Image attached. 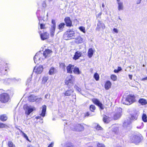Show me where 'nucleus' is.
I'll use <instances>...</instances> for the list:
<instances>
[{
  "instance_id": "nucleus-4",
  "label": "nucleus",
  "mask_w": 147,
  "mask_h": 147,
  "mask_svg": "<svg viewBox=\"0 0 147 147\" xmlns=\"http://www.w3.org/2000/svg\"><path fill=\"white\" fill-rule=\"evenodd\" d=\"M75 33L74 32L70 31L65 32L63 35V38L65 40H69L74 39L75 37Z\"/></svg>"
},
{
  "instance_id": "nucleus-1",
  "label": "nucleus",
  "mask_w": 147,
  "mask_h": 147,
  "mask_svg": "<svg viewBox=\"0 0 147 147\" xmlns=\"http://www.w3.org/2000/svg\"><path fill=\"white\" fill-rule=\"evenodd\" d=\"M52 53L51 50L47 49L43 53L39 51L37 53L34 58L35 63L38 64L41 62L43 59L49 57Z\"/></svg>"
},
{
  "instance_id": "nucleus-29",
  "label": "nucleus",
  "mask_w": 147,
  "mask_h": 147,
  "mask_svg": "<svg viewBox=\"0 0 147 147\" xmlns=\"http://www.w3.org/2000/svg\"><path fill=\"white\" fill-rule=\"evenodd\" d=\"M65 24L64 23H62L59 24L58 26V29L62 31L64 28Z\"/></svg>"
},
{
  "instance_id": "nucleus-45",
  "label": "nucleus",
  "mask_w": 147,
  "mask_h": 147,
  "mask_svg": "<svg viewBox=\"0 0 147 147\" xmlns=\"http://www.w3.org/2000/svg\"><path fill=\"white\" fill-rule=\"evenodd\" d=\"M60 67L65 69V65L64 63H60Z\"/></svg>"
},
{
  "instance_id": "nucleus-6",
  "label": "nucleus",
  "mask_w": 147,
  "mask_h": 147,
  "mask_svg": "<svg viewBox=\"0 0 147 147\" xmlns=\"http://www.w3.org/2000/svg\"><path fill=\"white\" fill-rule=\"evenodd\" d=\"M141 140V138L137 135H134L131 136L130 138L131 141L133 143H136L140 142Z\"/></svg>"
},
{
  "instance_id": "nucleus-5",
  "label": "nucleus",
  "mask_w": 147,
  "mask_h": 147,
  "mask_svg": "<svg viewBox=\"0 0 147 147\" xmlns=\"http://www.w3.org/2000/svg\"><path fill=\"white\" fill-rule=\"evenodd\" d=\"M10 99L9 95L7 93H4L0 94V101L3 103L8 102Z\"/></svg>"
},
{
  "instance_id": "nucleus-38",
  "label": "nucleus",
  "mask_w": 147,
  "mask_h": 147,
  "mask_svg": "<svg viewBox=\"0 0 147 147\" xmlns=\"http://www.w3.org/2000/svg\"><path fill=\"white\" fill-rule=\"evenodd\" d=\"M94 77L96 81H98L99 78V76L98 74L96 73H95L94 76Z\"/></svg>"
},
{
  "instance_id": "nucleus-64",
  "label": "nucleus",
  "mask_w": 147,
  "mask_h": 147,
  "mask_svg": "<svg viewBox=\"0 0 147 147\" xmlns=\"http://www.w3.org/2000/svg\"><path fill=\"white\" fill-rule=\"evenodd\" d=\"M90 115L89 114V113L88 112H87L86 114V116H89Z\"/></svg>"
},
{
  "instance_id": "nucleus-58",
  "label": "nucleus",
  "mask_w": 147,
  "mask_h": 147,
  "mask_svg": "<svg viewBox=\"0 0 147 147\" xmlns=\"http://www.w3.org/2000/svg\"><path fill=\"white\" fill-rule=\"evenodd\" d=\"M129 78L131 80V79H132V75H129Z\"/></svg>"
},
{
  "instance_id": "nucleus-2",
  "label": "nucleus",
  "mask_w": 147,
  "mask_h": 147,
  "mask_svg": "<svg viewBox=\"0 0 147 147\" xmlns=\"http://www.w3.org/2000/svg\"><path fill=\"white\" fill-rule=\"evenodd\" d=\"M73 78L71 75L68 76L65 80V84L69 88L73 86ZM74 92V90L69 88L68 90H67L65 93H64L65 96H68L71 95V94Z\"/></svg>"
},
{
  "instance_id": "nucleus-23",
  "label": "nucleus",
  "mask_w": 147,
  "mask_h": 147,
  "mask_svg": "<svg viewBox=\"0 0 147 147\" xmlns=\"http://www.w3.org/2000/svg\"><path fill=\"white\" fill-rule=\"evenodd\" d=\"M111 84L109 81H107L105 85V88L106 90H108L111 88Z\"/></svg>"
},
{
  "instance_id": "nucleus-42",
  "label": "nucleus",
  "mask_w": 147,
  "mask_h": 147,
  "mask_svg": "<svg viewBox=\"0 0 147 147\" xmlns=\"http://www.w3.org/2000/svg\"><path fill=\"white\" fill-rule=\"evenodd\" d=\"M118 130V127L117 126H113L112 129V131L115 132H116Z\"/></svg>"
},
{
  "instance_id": "nucleus-17",
  "label": "nucleus",
  "mask_w": 147,
  "mask_h": 147,
  "mask_svg": "<svg viewBox=\"0 0 147 147\" xmlns=\"http://www.w3.org/2000/svg\"><path fill=\"white\" fill-rule=\"evenodd\" d=\"M74 39H75L74 42L77 44H81L83 42V39L80 36H79L76 37H75Z\"/></svg>"
},
{
  "instance_id": "nucleus-55",
  "label": "nucleus",
  "mask_w": 147,
  "mask_h": 147,
  "mask_svg": "<svg viewBox=\"0 0 147 147\" xmlns=\"http://www.w3.org/2000/svg\"><path fill=\"white\" fill-rule=\"evenodd\" d=\"M31 80H32V78H28L27 80V82L28 84H29V83H30V82L31 81Z\"/></svg>"
},
{
  "instance_id": "nucleus-8",
  "label": "nucleus",
  "mask_w": 147,
  "mask_h": 147,
  "mask_svg": "<svg viewBox=\"0 0 147 147\" xmlns=\"http://www.w3.org/2000/svg\"><path fill=\"white\" fill-rule=\"evenodd\" d=\"M6 64L0 66V76H2L7 74V69L6 67Z\"/></svg>"
},
{
  "instance_id": "nucleus-53",
  "label": "nucleus",
  "mask_w": 147,
  "mask_h": 147,
  "mask_svg": "<svg viewBox=\"0 0 147 147\" xmlns=\"http://www.w3.org/2000/svg\"><path fill=\"white\" fill-rule=\"evenodd\" d=\"M113 31L115 33H118V30L117 28H114Z\"/></svg>"
},
{
  "instance_id": "nucleus-61",
  "label": "nucleus",
  "mask_w": 147,
  "mask_h": 147,
  "mask_svg": "<svg viewBox=\"0 0 147 147\" xmlns=\"http://www.w3.org/2000/svg\"><path fill=\"white\" fill-rule=\"evenodd\" d=\"M141 0H138V1H137V4H140V2H141Z\"/></svg>"
},
{
  "instance_id": "nucleus-33",
  "label": "nucleus",
  "mask_w": 147,
  "mask_h": 147,
  "mask_svg": "<svg viewBox=\"0 0 147 147\" xmlns=\"http://www.w3.org/2000/svg\"><path fill=\"white\" fill-rule=\"evenodd\" d=\"M8 145L9 147H16L15 145L11 141H9L8 142Z\"/></svg>"
},
{
  "instance_id": "nucleus-59",
  "label": "nucleus",
  "mask_w": 147,
  "mask_h": 147,
  "mask_svg": "<svg viewBox=\"0 0 147 147\" xmlns=\"http://www.w3.org/2000/svg\"><path fill=\"white\" fill-rule=\"evenodd\" d=\"M114 71L115 73H117L119 72V70H118V69H115Z\"/></svg>"
},
{
  "instance_id": "nucleus-7",
  "label": "nucleus",
  "mask_w": 147,
  "mask_h": 147,
  "mask_svg": "<svg viewBox=\"0 0 147 147\" xmlns=\"http://www.w3.org/2000/svg\"><path fill=\"white\" fill-rule=\"evenodd\" d=\"M122 109L119 108L117 109L114 116V118L115 120H117L119 118L121 115Z\"/></svg>"
},
{
  "instance_id": "nucleus-40",
  "label": "nucleus",
  "mask_w": 147,
  "mask_h": 147,
  "mask_svg": "<svg viewBox=\"0 0 147 147\" xmlns=\"http://www.w3.org/2000/svg\"><path fill=\"white\" fill-rule=\"evenodd\" d=\"M79 28L81 31L82 32L84 33H85L86 31L84 27L83 26H80L79 27Z\"/></svg>"
},
{
  "instance_id": "nucleus-27",
  "label": "nucleus",
  "mask_w": 147,
  "mask_h": 147,
  "mask_svg": "<svg viewBox=\"0 0 147 147\" xmlns=\"http://www.w3.org/2000/svg\"><path fill=\"white\" fill-rule=\"evenodd\" d=\"M138 102L142 105H145L147 103V102L146 100L143 98L140 99L138 101Z\"/></svg>"
},
{
  "instance_id": "nucleus-48",
  "label": "nucleus",
  "mask_w": 147,
  "mask_h": 147,
  "mask_svg": "<svg viewBox=\"0 0 147 147\" xmlns=\"http://www.w3.org/2000/svg\"><path fill=\"white\" fill-rule=\"evenodd\" d=\"M45 25L43 24H40V28L41 29H44L45 28Z\"/></svg>"
},
{
  "instance_id": "nucleus-3",
  "label": "nucleus",
  "mask_w": 147,
  "mask_h": 147,
  "mask_svg": "<svg viewBox=\"0 0 147 147\" xmlns=\"http://www.w3.org/2000/svg\"><path fill=\"white\" fill-rule=\"evenodd\" d=\"M136 101L135 97L134 95H129L126 98H123L122 103L126 105H129Z\"/></svg>"
},
{
  "instance_id": "nucleus-28",
  "label": "nucleus",
  "mask_w": 147,
  "mask_h": 147,
  "mask_svg": "<svg viewBox=\"0 0 147 147\" xmlns=\"http://www.w3.org/2000/svg\"><path fill=\"white\" fill-rule=\"evenodd\" d=\"M7 116L5 114L2 115L0 116V120L2 121H5L7 120Z\"/></svg>"
},
{
  "instance_id": "nucleus-15",
  "label": "nucleus",
  "mask_w": 147,
  "mask_h": 147,
  "mask_svg": "<svg viewBox=\"0 0 147 147\" xmlns=\"http://www.w3.org/2000/svg\"><path fill=\"white\" fill-rule=\"evenodd\" d=\"M84 127L79 124H77L76 125L74 129V130L78 131H81L84 130Z\"/></svg>"
},
{
  "instance_id": "nucleus-16",
  "label": "nucleus",
  "mask_w": 147,
  "mask_h": 147,
  "mask_svg": "<svg viewBox=\"0 0 147 147\" xmlns=\"http://www.w3.org/2000/svg\"><path fill=\"white\" fill-rule=\"evenodd\" d=\"M93 101L95 104L99 106L101 109H104V107L102 104L98 99H94L93 100Z\"/></svg>"
},
{
  "instance_id": "nucleus-36",
  "label": "nucleus",
  "mask_w": 147,
  "mask_h": 147,
  "mask_svg": "<svg viewBox=\"0 0 147 147\" xmlns=\"http://www.w3.org/2000/svg\"><path fill=\"white\" fill-rule=\"evenodd\" d=\"M142 118L143 121L144 122H147V116L146 114L144 113L142 116Z\"/></svg>"
},
{
  "instance_id": "nucleus-20",
  "label": "nucleus",
  "mask_w": 147,
  "mask_h": 147,
  "mask_svg": "<svg viewBox=\"0 0 147 147\" xmlns=\"http://www.w3.org/2000/svg\"><path fill=\"white\" fill-rule=\"evenodd\" d=\"M42 112L40 114V116L42 117H45L46 113V106L45 105H44L42 107Z\"/></svg>"
},
{
  "instance_id": "nucleus-9",
  "label": "nucleus",
  "mask_w": 147,
  "mask_h": 147,
  "mask_svg": "<svg viewBox=\"0 0 147 147\" xmlns=\"http://www.w3.org/2000/svg\"><path fill=\"white\" fill-rule=\"evenodd\" d=\"M35 109V108L31 106H27L25 110V113L27 115H29Z\"/></svg>"
},
{
  "instance_id": "nucleus-35",
  "label": "nucleus",
  "mask_w": 147,
  "mask_h": 147,
  "mask_svg": "<svg viewBox=\"0 0 147 147\" xmlns=\"http://www.w3.org/2000/svg\"><path fill=\"white\" fill-rule=\"evenodd\" d=\"M111 78L113 81H116L117 80V77L115 75H112L111 76Z\"/></svg>"
},
{
  "instance_id": "nucleus-60",
  "label": "nucleus",
  "mask_w": 147,
  "mask_h": 147,
  "mask_svg": "<svg viewBox=\"0 0 147 147\" xmlns=\"http://www.w3.org/2000/svg\"><path fill=\"white\" fill-rule=\"evenodd\" d=\"M41 118V117L40 116H36L35 117V118L36 119H40Z\"/></svg>"
},
{
  "instance_id": "nucleus-39",
  "label": "nucleus",
  "mask_w": 147,
  "mask_h": 147,
  "mask_svg": "<svg viewBox=\"0 0 147 147\" xmlns=\"http://www.w3.org/2000/svg\"><path fill=\"white\" fill-rule=\"evenodd\" d=\"M96 109L95 107L93 105H91L90 107V109L92 112H94Z\"/></svg>"
},
{
  "instance_id": "nucleus-41",
  "label": "nucleus",
  "mask_w": 147,
  "mask_h": 147,
  "mask_svg": "<svg viewBox=\"0 0 147 147\" xmlns=\"http://www.w3.org/2000/svg\"><path fill=\"white\" fill-rule=\"evenodd\" d=\"M49 79V77L48 76L44 77L42 78V81L44 83H45L47 82Z\"/></svg>"
},
{
  "instance_id": "nucleus-13",
  "label": "nucleus",
  "mask_w": 147,
  "mask_h": 147,
  "mask_svg": "<svg viewBox=\"0 0 147 147\" xmlns=\"http://www.w3.org/2000/svg\"><path fill=\"white\" fill-rule=\"evenodd\" d=\"M117 3L118 4V9L120 11L123 9L124 6L123 2L120 0H116Z\"/></svg>"
},
{
  "instance_id": "nucleus-21",
  "label": "nucleus",
  "mask_w": 147,
  "mask_h": 147,
  "mask_svg": "<svg viewBox=\"0 0 147 147\" xmlns=\"http://www.w3.org/2000/svg\"><path fill=\"white\" fill-rule=\"evenodd\" d=\"M61 146H64L65 147H74L73 144L70 142H66L65 144H61Z\"/></svg>"
},
{
  "instance_id": "nucleus-37",
  "label": "nucleus",
  "mask_w": 147,
  "mask_h": 147,
  "mask_svg": "<svg viewBox=\"0 0 147 147\" xmlns=\"http://www.w3.org/2000/svg\"><path fill=\"white\" fill-rule=\"evenodd\" d=\"M137 119V116L136 115H133L131 116V118L129 119L130 121L136 120Z\"/></svg>"
},
{
  "instance_id": "nucleus-22",
  "label": "nucleus",
  "mask_w": 147,
  "mask_h": 147,
  "mask_svg": "<svg viewBox=\"0 0 147 147\" xmlns=\"http://www.w3.org/2000/svg\"><path fill=\"white\" fill-rule=\"evenodd\" d=\"M74 66L71 64H69L67 67V69L68 73H72V69L74 68Z\"/></svg>"
},
{
  "instance_id": "nucleus-12",
  "label": "nucleus",
  "mask_w": 147,
  "mask_h": 147,
  "mask_svg": "<svg viewBox=\"0 0 147 147\" xmlns=\"http://www.w3.org/2000/svg\"><path fill=\"white\" fill-rule=\"evenodd\" d=\"M39 33L42 40H44L48 38L49 37V34L46 32L42 33L41 31H40Z\"/></svg>"
},
{
  "instance_id": "nucleus-25",
  "label": "nucleus",
  "mask_w": 147,
  "mask_h": 147,
  "mask_svg": "<svg viewBox=\"0 0 147 147\" xmlns=\"http://www.w3.org/2000/svg\"><path fill=\"white\" fill-rule=\"evenodd\" d=\"M131 123V121L129 119L125 120L123 123V126L124 127H127Z\"/></svg>"
},
{
  "instance_id": "nucleus-52",
  "label": "nucleus",
  "mask_w": 147,
  "mask_h": 147,
  "mask_svg": "<svg viewBox=\"0 0 147 147\" xmlns=\"http://www.w3.org/2000/svg\"><path fill=\"white\" fill-rule=\"evenodd\" d=\"M55 34V32L54 31H50V35L52 37H53Z\"/></svg>"
},
{
  "instance_id": "nucleus-19",
  "label": "nucleus",
  "mask_w": 147,
  "mask_h": 147,
  "mask_svg": "<svg viewBox=\"0 0 147 147\" xmlns=\"http://www.w3.org/2000/svg\"><path fill=\"white\" fill-rule=\"evenodd\" d=\"M29 100L31 102H34L37 100L38 98L37 96L34 95H30L28 98Z\"/></svg>"
},
{
  "instance_id": "nucleus-43",
  "label": "nucleus",
  "mask_w": 147,
  "mask_h": 147,
  "mask_svg": "<svg viewBox=\"0 0 147 147\" xmlns=\"http://www.w3.org/2000/svg\"><path fill=\"white\" fill-rule=\"evenodd\" d=\"M7 127V125L5 124L2 123H0V128H6Z\"/></svg>"
},
{
  "instance_id": "nucleus-54",
  "label": "nucleus",
  "mask_w": 147,
  "mask_h": 147,
  "mask_svg": "<svg viewBox=\"0 0 147 147\" xmlns=\"http://www.w3.org/2000/svg\"><path fill=\"white\" fill-rule=\"evenodd\" d=\"M102 13L101 12H100L98 14H97V15L96 16V17H99L101 15H102Z\"/></svg>"
},
{
  "instance_id": "nucleus-46",
  "label": "nucleus",
  "mask_w": 147,
  "mask_h": 147,
  "mask_svg": "<svg viewBox=\"0 0 147 147\" xmlns=\"http://www.w3.org/2000/svg\"><path fill=\"white\" fill-rule=\"evenodd\" d=\"M96 129L97 130H101L102 129V127H100L98 124H97L96 127Z\"/></svg>"
},
{
  "instance_id": "nucleus-50",
  "label": "nucleus",
  "mask_w": 147,
  "mask_h": 147,
  "mask_svg": "<svg viewBox=\"0 0 147 147\" xmlns=\"http://www.w3.org/2000/svg\"><path fill=\"white\" fill-rule=\"evenodd\" d=\"M98 147H105L104 145L102 144L98 143L97 144Z\"/></svg>"
},
{
  "instance_id": "nucleus-51",
  "label": "nucleus",
  "mask_w": 147,
  "mask_h": 147,
  "mask_svg": "<svg viewBox=\"0 0 147 147\" xmlns=\"http://www.w3.org/2000/svg\"><path fill=\"white\" fill-rule=\"evenodd\" d=\"M54 142H52L48 146V147H53L54 145Z\"/></svg>"
},
{
  "instance_id": "nucleus-24",
  "label": "nucleus",
  "mask_w": 147,
  "mask_h": 147,
  "mask_svg": "<svg viewBox=\"0 0 147 147\" xmlns=\"http://www.w3.org/2000/svg\"><path fill=\"white\" fill-rule=\"evenodd\" d=\"M94 53V51L92 48L90 49L88 51V56L89 58H91L92 56Z\"/></svg>"
},
{
  "instance_id": "nucleus-49",
  "label": "nucleus",
  "mask_w": 147,
  "mask_h": 147,
  "mask_svg": "<svg viewBox=\"0 0 147 147\" xmlns=\"http://www.w3.org/2000/svg\"><path fill=\"white\" fill-rule=\"evenodd\" d=\"M42 6L44 7H45L47 6V5L46 2L44 1L42 3Z\"/></svg>"
},
{
  "instance_id": "nucleus-47",
  "label": "nucleus",
  "mask_w": 147,
  "mask_h": 147,
  "mask_svg": "<svg viewBox=\"0 0 147 147\" xmlns=\"http://www.w3.org/2000/svg\"><path fill=\"white\" fill-rule=\"evenodd\" d=\"M75 88L79 92H80L81 90L80 88H79L78 86H75Z\"/></svg>"
},
{
  "instance_id": "nucleus-26",
  "label": "nucleus",
  "mask_w": 147,
  "mask_h": 147,
  "mask_svg": "<svg viewBox=\"0 0 147 147\" xmlns=\"http://www.w3.org/2000/svg\"><path fill=\"white\" fill-rule=\"evenodd\" d=\"M7 80L9 81H12L13 82H20L21 81V79L20 78H9L7 79Z\"/></svg>"
},
{
  "instance_id": "nucleus-11",
  "label": "nucleus",
  "mask_w": 147,
  "mask_h": 147,
  "mask_svg": "<svg viewBox=\"0 0 147 147\" xmlns=\"http://www.w3.org/2000/svg\"><path fill=\"white\" fill-rule=\"evenodd\" d=\"M43 70V66L42 65L36 66L34 68V71L39 74L41 73Z\"/></svg>"
},
{
  "instance_id": "nucleus-34",
  "label": "nucleus",
  "mask_w": 147,
  "mask_h": 147,
  "mask_svg": "<svg viewBox=\"0 0 147 147\" xmlns=\"http://www.w3.org/2000/svg\"><path fill=\"white\" fill-rule=\"evenodd\" d=\"M55 68L54 67H51L49 71V74L50 75H53L54 74L55 71Z\"/></svg>"
},
{
  "instance_id": "nucleus-14",
  "label": "nucleus",
  "mask_w": 147,
  "mask_h": 147,
  "mask_svg": "<svg viewBox=\"0 0 147 147\" xmlns=\"http://www.w3.org/2000/svg\"><path fill=\"white\" fill-rule=\"evenodd\" d=\"M82 52L77 51L75 53L73 57V59L75 60L78 59L80 57L82 56Z\"/></svg>"
},
{
  "instance_id": "nucleus-62",
  "label": "nucleus",
  "mask_w": 147,
  "mask_h": 147,
  "mask_svg": "<svg viewBox=\"0 0 147 147\" xmlns=\"http://www.w3.org/2000/svg\"><path fill=\"white\" fill-rule=\"evenodd\" d=\"M121 68L120 67H119L118 68V70H119V71H121Z\"/></svg>"
},
{
  "instance_id": "nucleus-31",
  "label": "nucleus",
  "mask_w": 147,
  "mask_h": 147,
  "mask_svg": "<svg viewBox=\"0 0 147 147\" xmlns=\"http://www.w3.org/2000/svg\"><path fill=\"white\" fill-rule=\"evenodd\" d=\"M103 120V121L106 123H108L109 121V117L106 116L104 117Z\"/></svg>"
},
{
  "instance_id": "nucleus-18",
  "label": "nucleus",
  "mask_w": 147,
  "mask_h": 147,
  "mask_svg": "<svg viewBox=\"0 0 147 147\" xmlns=\"http://www.w3.org/2000/svg\"><path fill=\"white\" fill-rule=\"evenodd\" d=\"M65 21L66 24V26H71L72 25V22L69 17H66L64 19Z\"/></svg>"
},
{
  "instance_id": "nucleus-30",
  "label": "nucleus",
  "mask_w": 147,
  "mask_h": 147,
  "mask_svg": "<svg viewBox=\"0 0 147 147\" xmlns=\"http://www.w3.org/2000/svg\"><path fill=\"white\" fill-rule=\"evenodd\" d=\"M73 72L76 74H79L80 73L79 69L77 67H75L73 70Z\"/></svg>"
},
{
  "instance_id": "nucleus-10",
  "label": "nucleus",
  "mask_w": 147,
  "mask_h": 147,
  "mask_svg": "<svg viewBox=\"0 0 147 147\" xmlns=\"http://www.w3.org/2000/svg\"><path fill=\"white\" fill-rule=\"evenodd\" d=\"M105 28V26L104 24L102 23L101 21L99 20L97 24L96 30L98 31H100V30L104 29Z\"/></svg>"
},
{
  "instance_id": "nucleus-44",
  "label": "nucleus",
  "mask_w": 147,
  "mask_h": 147,
  "mask_svg": "<svg viewBox=\"0 0 147 147\" xmlns=\"http://www.w3.org/2000/svg\"><path fill=\"white\" fill-rule=\"evenodd\" d=\"M22 136L25 138L28 141H29V140L27 136L26 135V134H25L24 132L22 131Z\"/></svg>"
},
{
  "instance_id": "nucleus-57",
  "label": "nucleus",
  "mask_w": 147,
  "mask_h": 147,
  "mask_svg": "<svg viewBox=\"0 0 147 147\" xmlns=\"http://www.w3.org/2000/svg\"><path fill=\"white\" fill-rule=\"evenodd\" d=\"M55 28H51L50 29V31H54L55 32Z\"/></svg>"
},
{
  "instance_id": "nucleus-56",
  "label": "nucleus",
  "mask_w": 147,
  "mask_h": 147,
  "mask_svg": "<svg viewBox=\"0 0 147 147\" xmlns=\"http://www.w3.org/2000/svg\"><path fill=\"white\" fill-rule=\"evenodd\" d=\"M49 94H47L45 96V98H49Z\"/></svg>"
},
{
  "instance_id": "nucleus-32",
  "label": "nucleus",
  "mask_w": 147,
  "mask_h": 147,
  "mask_svg": "<svg viewBox=\"0 0 147 147\" xmlns=\"http://www.w3.org/2000/svg\"><path fill=\"white\" fill-rule=\"evenodd\" d=\"M51 23L52 24L51 28H55L56 27V24L55 20H52Z\"/></svg>"
},
{
  "instance_id": "nucleus-63",
  "label": "nucleus",
  "mask_w": 147,
  "mask_h": 147,
  "mask_svg": "<svg viewBox=\"0 0 147 147\" xmlns=\"http://www.w3.org/2000/svg\"><path fill=\"white\" fill-rule=\"evenodd\" d=\"M147 80V77L144 78L142 79V80Z\"/></svg>"
}]
</instances>
